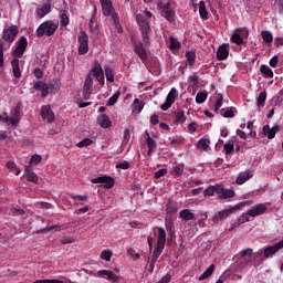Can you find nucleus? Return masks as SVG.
Wrapping results in <instances>:
<instances>
[{"mask_svg":"<svg viewBox=\"0 0 283 283\" xmlns=\"http://www.w3.org/2000/svg\"><path fill=\"white\" fill-rule=\"evenodd\" d=\"M104 72H105L106 81L108 83H114V70H112V67L109 66H105Z\"/></svg>","mask_w":283,"mask_h":283,"instance_id":"nucleus-42","label":"nucleus"},{"mask_svg":"<svg viewBox=\"0 0 283 283\" xmlns=\"http://www.w3.org/2000/svg\"><path fill=\"white\" fill-rule=\"evenodd\" d=\"M217 59H219V61H224L226 59H229V49L227 48V44H222L221 46H219L217 51Z\"/></svg>","mask_w":283,"mask_h":283,"instance_id":"nucleus-26","label":"nucleus"},{"mask_svg":"<svg viewBox=\"0 0 283 283\" xmlns=\"http://www.w3.org/2000/svg\"><path fill=\"white\" fill-rule=\"evenodd\" d=\"M280 129H281L280 125H274L273 127L265 125L263 126V135L266 136L269 140H273V138H275V134H277Z\"/></svg>","mask_w":283,"mask_h":283,"instance_id":"nucleus-18","label":"nucleus"},{"mask_svg":"<svg viewBox=\"0 0 283 283\" xmlns=\"http://www.w3.org/2000/svg\"><path fill=\"white\" fill-rule=\"evenodd\" d=\"M112 21L117 30V32H123V27L120 25V22L118 21V14H113L112 15Z\"/></svg>","mask_w":283,"mask_h":283,"instance_id":"nucleus-50","label":"nucleus"},{"mask_svg":"<svg viewBox=\"0 0 283 283\" xmlns=\"http://www.w3.org/2000/svg\"><path fill=\"white\" fill-rule=\"evenodd\" d=\"M96 277H99L101 280H106L111 283H120V276L116 274L112 270H99L96 272Z\"/></svg>","mask_w":283,"mask_h":283,"instance_id":"nucleus-11","label":"nucleus"},{"mask_svg":"<svg viewBox=\"0 0 283 283\" xmlns=\"http://www.w3.org/2000/svg\"><path fill=\"white\" fill-rule=\"evenodd\" d=\"M217 196H219L221 200H227L229 198H233L235 196V191L231 189H224V186L219 185V189H217Z\"/></svg>","mask_w":283,"mask_h":283,"instance_id":"nucleus-19","label":"nucleus"},{"mask_svg":"<svg viewBox=\"0 0 283 283\" xmlns=\"http://www.w3.org/2000/svg\"><path fill=\"white\" fill-rule=\"evenodd\" d=\"M185 174V164H177L170 168V175L174 176V178H180Z\"/></svg>","mask_w":283,"mask_h":283,"instance_id":"nucleus-23","label":"nucleus"},{"mask_svg":"<svg viewBox=\"0 0 283 283\" xmlns=\"http://www.w3.org/2000/svg\"><path fill=\"white\" fill-rule=\"evenodd\" d=\"M93 140L91 138H84L77 144V147L83 148V147H90L92 145Z\"/></svg>","mask_w":283,"mask_h":283,"instance_id":"nucleus-54","label":"nucleus"},{"mask_svg":"<svg viewBox=\"0 0 283 283\" xmlns=\"http://www.w3.org/2000/svg\"><path fill=\"white\" fill-rule=\"evenodd\" d=\"M21 106L17 105L10 111V116H2V123L17 127L21 123Z\"/></svg>","mask_w":283,"mask_h":283,"instance_id":"nucleus-5","label":"nucleus"},{"mask_svg":"<svg viewBox=\"0 0 283 283\" xmlns=\"http://www.w3.org/2000/svg\"><path fill=\"white\" fill-rule=\"evenodd\" d=\"M17 36H19V27L12 24L3 28L2 40L4 43L11 45L17 40Z\"/></svg>","mask_w":283,"mask_h":283,"instance_id":"nucleus-7","label":"nucleus"},{"mask_svg":"<svg viewBox=\"0 0 283 283\" xmlns=\"http://www.w3.org/2000/svg\"><path fill=\"white\" fill-rule=\"evenodd\" d=\"M179 217L181 218V220H193V218H196V214H193V212H191V210L189 209H184L179 212Z\"/></svg>","mask_w":283,"mask_h":283,"instance_id":"nucleus-33","label":"nucleus"},{"mask_svg":"<svg viewBox=\"0 0 283 283\" xmlns=\"http://www.w3.org/2000/svg\"><path fill=\"white\" fill-rule=\"evenodd\" d=\"M186 61L191 67H193V65H196V51L195 50L186 51Z\"/></svg>","mask_w":283,"mask_h":283,"instance_id":"nucleus-30","label":"nucleus"},{"mask_svg":"<svg viewBox=\"0 0 283 283\" xmlns=\"http://www.w3.org/2000/svg\"><path fill=\"white\" fill-rule=\"evenodd\" d=\"M216 271V265L211 264L200 276L199 282H202V280H207V277H211L213 275V272Z\"/></svg>","mask_w":283,"mask_h":283,"instance_id":"nucleus-31","label":"nucleus"},{"mask_svg":"<svg viewBox=\"0 0 283 283\" xmlns=\"http://www.w3.org/2000/svg\"><path fill=\"white\" fill-rule=\"evenodd\" d=\"M78 54H87L90 52V36L84 31L80 32L77 38Z\"/></svg>","mask_w":283,"mask_h":283,"instance_id":"nucleus-10","label":"nucleus"},{"mask_svg":"<svg viewBox=\"0 0 283 283\" xmlns=\"http://www.w3.org/2000/svg\"><path fill=\"white\" fill-rule=\"evenodd\" d=\"M247 39H249V29L247 28L235 29L231 36V41L232 43H235V45H244Z\"/></svg>","mask_w":283,"mask_h":283,"instance_id":"nucleus-8","label":"nucleus"},{"mask_svg":"<svg viewBox=\"0 0 283 283\" xmlns=\"http://www.w3.org/2000/svg\"><path fill=\"white\" fill-rule=\"evenodd\" d=\"M33 88L36 90V92H41L42 98L48 97V94H50V86L45 84L43 81H38L33 84Z\"/></svg>","mask_w":283,"mask_h":283,"instance_id":"nucleus-20","label":"nucleus"},{"mask_svg":"<svg viewBox=\"0 0 283 283\" xmlns=\"http://www.w3.org/2000/svg\"><path fill=\"white\" fill-rule=\"evenodd\" d=\"M33 74H34L35 78H43V71L41 69H35L33 71Z\"/></svg>","mask_w":283,"mask_h":283,"instance_id":"nucleus-62","label":"nucleus"},{"mask_svg":"<svg viewBox=\"0 0 283 283\" xmlns=\"http://www.w3.org/2000/svg\"><path fill=\"white\" fill-rule=\"evenodd\" d=\"M12 70H13V76L15 78H21V69H19V59H13L11 62Z\"/></svg>","mask_w":283,"mask_h":283,"instance_id":"nucleus-34","label":"nucleus"},{"mask_svg":"<svg viewBox=\"0 0 283 283\" xmlns=\"http://www.w3.org/2000/svg\"><path fill=\"white\" fill-rule=\"evenodd\" d=\"M176 120L180 125H182L187 120V117L185 116V111H179L176 113Z\"/></svg>","mask_w":283,"mask_h":283,"instance_id":"nucleus-49","label":"nucleus"},{"mask_svg":"<svg viewBox=\"0 0 283 283\" xmlns=\"http://www.w3.org/2000/svg\"><path fill=\"white\" fill-rule=\"evenodd\" d=\"M102 11L104 17H112L114 13V7H112V1L102 3Z\"/></svg>","mask_w":283,"mask_h":283,"instance_id":"nucleus-27","label":"nucleus"},{"mask_svg":"<svg viewBox=\"0 0 283 283\" xmlns=\"http://www.w3.org/2000/svg\"><path fill=\"white\" fill-rule=\"evenodd\" d=\"M167 242V232L163 228H157V247L153 252V258H160V253L165 251V243Z\"/></svg>","mask_w":283,"mask_h":283,"instance_id":"nucleus-6","label":"nucleus"},{"mask_svg":"<svg viewBox=\"0 0 283 283\" xmlns=\"http://www.w3.org/2000/svg\"><path fill=\"white\" fill-rule=\"evenodd\" d=\"M75 242L73 237H64L61 239V244H72Z\"/></svg>","mask_w":283,"mask_h":283,"instance_id":"nucleus-56","label":"nucleus"},{"mask_svg":"<svg viewBox=\"0 0 283 283\" xmlns=\"http://www.w3.org/2000/svg\"><path fill=\"white\" fill-rule=\"evenodd\" d=\"M269 209L266 203H258L252 206L247 212L242 214L243 222H249L251 218H258V216H264Z\"/></svg>","mask_w":283,"mask_h":283,"instance_id":"nucleus-4","label":"nucleus"},{"mask_svg":"<svg viewBox=\"0 0 283 283\" xmlns=\"http://www.w3.org/2000/svg\"><path fill=\"white\" fill-rule=\"evenodd\" d=\"M220 185H214V186H210L208 187L205 191H203V196H216V193L218 195V189H219Z\"/></svg>","mask_w":283,"mask_h":283,"instance_id":"nucleus-39","label":"nucleus"},{"mask_svg":"<svg viewBox=\"0 0 283 283\" xmlns=\"http://www.w3.org/2000/svg\"><path fill=\"white\" fill-rule=\"evenodd\" d=\"M94 87V77H92V74H88L85 78L84 86H83V98L87 101L90 96H92Z\"/></svg>","mask_w":283,"mask_h":283,"instance_id":"nucleus-16","label":"nucleus"},{"mask_svg":"<svg viewBox=\"0 0 283 283\" xmlns=\"http://www.w3.org/2000/svg\"><path fill=\"white\" fill-rule=\"evenodd\" d=\"M176 98H178V90L172 87L166 97V102L161 104L160 109H163V112H167V109L176 103Z\"/></svg>","mask_w":283,"mask_h":283,"instance_id":"nucleus-14","label":"nucleus"},{"mask_svg":"<svg viewBox=\"0 0 283 283\" xmlns=\"http://www.w3.org/2000/svg\"><path fill=\"white\" fill-rule=\"evenodd\" d=\"M199 14L203 21L209 19V11H207V3H205V1L199 2Z\"/></svg>","mask_w":283,"mask_h":283,"instance_id":"nucleus-29","label":"nucleus"},{"mask_svg":"<svg viewBox=\"0 0 283 283\" xmlns=\"http://www.w3.org/2000/svg\"><path fill=\"white\" fill-rule=\"evenodd\" d=\"M274 43L276 46L283 45V38H280V36L275 38Z\"/></svg>","mask_w":283,"mask_h":283,"instance_id":"nucleus-64","label":"nucleus"},{"mask_svg":"<svg viewBox=\"0 0 283 283\" xmlns=\"http://www.w3.org/2000/svg\"><path fill=\"white\" fill-rule=\"evenodd\" d=\"M51 11L52 7H50V4H43L35 9L38 19H43L45 15L50 14Z\"/></svg>","mask_w":283,"mask_h":283,"instance_id":"nucleus-22","label":"nucleus"},{"mask_svg":"<svg viewBox=\"0 0 283 283\" xmlns=\"http://www.w3.org/2000/svg\"><path fill=\"white\" fill-rule=\"evenodd\" d=\"M169 48L172 52H178L181 48L180 41L178 39L170 36L169 38Z\"/></svg>","mask_w":283,"mask_h":283,"instance_id":"nucleus-32","label":"nucleus"},{"mask_svg":"<svg viewBox=\"0 0 283 283\" xmlns=\"http://www.w3.org/2000/svg\"><path fill=\"white\" fill-rule=\"evenodd\" d=\"M118 98H120V91H116L113 96H111L106 103L107 107H114L116 103L118 102Z\"/></svg>","mask_w":283,"mask_h":283,"instance_id":"nucleus-36","label":"nucleus"},{"mask_svg":"<svg viewBox=\"0 0 283 283\" xmlns=\"http://www.w3.org/2000/svg\"><path fill=\"white\" fill-rule=\"evenodd\" d=\"M251 170H245L237 177V185H244L251 178Z\"/></svg>","mask_w":283,"mask_h":283,"instance_id":"nucleus-28","label":"nucleus"},{"mask_svg":"<svg viewBox=\"0 0 283 283\" xmlns=\"http://www.w3.org/2000/svg\"><path fill=\"white\" fill-rule=\"evenodd\" d=\"M260 71L266 78H273V70H271V67L266 66L265 64L260 66Z\"/></svg>","mask_w":283,"mask_h":283,"instance_id":"nucleus-38","label":"nucleus"},{"mask_svg":"<svg viewBox=\"0 0 283 283\" xmlns=\"http://www.w3.org/2000/svg\"><path fill=\"white\" fill-rule=\"evenodd\" d=\"M0 67H3V43L0 42Z\"/></svg>","mask_w":283,"mask_h":283,"instance_id":"nucleus-63","label":"nucleus"},{"mask_svg":"<svg viewBox=\"0 0 283 283\" xmlns=\"http://www.w3.org/2000/svg\"><path fill=\"white\" fill-rule=\"evenodd\" d=\"M143 107H145L143 102L138 98H135L133 103V112H137V114H140L143 112Z\"/></svg>","mask_w":283,"mask_h":283,"instance_id":"nucleus-40","label":"nucleus"},{"mask_svg":"<svg viewBox=\"0 0 283 283\" xmlns=\"http://www.w3.org/2000/svg\"><path fill=\"white\" fill-rule=\"evenodd\" d=\"M248 203L249 201H242L233 207L218 211L217 213L213 214L212 222L217 224V222H222V220H227V218H229L231 213H234V211L242 209V207H245V205Z\"/></svg>","mask_w":283,"mask_h":283,"instance_id":"nucleus-3","label":"nucleus"},{"mask_svg":"<svg viewBox=\"0 0 283 283\" xmlns=\"http://www.w3.org/2000/svg\"><path fill=\"white\" fill-rule=\"evenodd\" d=\"M123 138H124V143H129V138H132V135L129 134V129L128 128H126L124 130Z\"/></svg>","mask_w":283,"mask_h":283,"instance_id":"nucleus-61","label":"nucleus"},{"mask_svg":"<svg viewBox=\"0 0 283 283\" xmlns=\"http://www.w3.org/2000/svg\"><path fill=\"white\" fill-rule=\"evenodd\" d=\"M6 167L9 169V171H11V174H14V176H19L21 174V170L14 161H8Z\"/></svg>","mask_w":283,"mask_h":283,"instance_id":"nucleus-35","label":"nucleus"},{"mask_svg":"<svg viewBox=\"0 0 283 283\" xmlns=\"http://www.w3.org/2000/svg\"><path fill=\"white\" fill-rule=\"evenodd\" d=\"M280 62V59L277 57V55H274L271 60H270V65L271 67H277V63Z\"/></svg>","mask_w":283,"mask_h":283,"instance_id":"nucleus-60","label":"nucleus"},{"mask_svg":"<svg viewBox=\"0 0 283 283\" xmlns=\"http://www.w3.org/2000/svg\"><path fill=\"white\" fill-rule=\"evenodd\" d=\"M91 182H93V185H102L105 189H112L114 187V178L107 176L93 178Z\"/></svg>","mask_w":283,"mask_h":283,"instance_id":"nucleus-15","label":"nucleus"},{"mask_svg":"<svg viewBox=\"0 0 283 283\" xmlns=\"http://www.w3.org/2000/svg\"><path fill=\"white\" fill-rule=\"evenodd\" d=\"M261 36L264 43H273V33H271L270 31H262Z\"/></svg>","mask_w":283,"mask_h":283,"instance_id":"nucleus-44","label":"nucleus"},{"mask_svg":"<svg viewBox=\"0 0 283 283\" xmlns=\"http://www.w3.org/2000/svg\"><path fill=\"white\" fill-rule=\"evenodd\" d=\"M208 96H209V93H207V91L197 93L196 103L198 105H202V103H205V101H207Z\"/></svg>","mask_w":283,"mask_h":283,"instance_id":"nucleus-37","label":"nucleus"},{"mask_svg":"<svg viewBox=\"0 0 283 283\" xmlns=\"http://www.w3.org/2000/svg\"><path fill=\"white\" fill-rule=\"evenodd\" d=\"M234 147H235V144L233 143V140H229L227 144L223 145V149L227 156L233 153Z\"/></svg>","mask_w":283,"mask_h":283,"instance_id":"nucleus-47","label":"nucleus"},{"mask_svg":"<svg viewBox=\"0 0 283 283\" xmlns=\"http://www.w3.org/2000/svg\"><path fill=\"white\" fill-rule=\"evenodd\" d=\"M27 180H29V182H38L39 177L36 176V174L29 171L28 169L25 170L24 174Z\"/></svg>","mask_w":283,"mask_h":283,"instance_id":"nucleus-48","label":"nucleus"},{"mask_svg":"<svg viewBox=\"0 0 283 283\" xmlns=\"http://www.w3.org/2000/svg\"><path fill=\"white\" fill-rule=\"evenodd\" d=\"M129 161H122L119 164L116 165L117 169H129Z\"/></svg>","mask_w":283,"mask_h":283,"instance_id":"nucleus-59","label":"nucleus"},{"mask_svg":"<svg viewBox=\"0 0 283 283\" xmlns=\"http://www.w3.org/2000/svg\"><path fill=\"white\" fill-rule=\"evenodd\" d=\"M151 17H154V14L150 11H145L143 14L139 13L136 15V21L140 28L145 45H149V32H151L149 20Z\"/></svg>","mask_w":283,"mask_h":283,"instance_id":"nucleus-1","label":"nucleus"},{"mask_svg":"<svg viewBox=\"0 0 283 283\" xmlns=\"http://www.w3.org/2000/svg\"><path fill=\"white\" fill-rule=\"evenodd\" d=\"M178 212V203L176 201H169L167 203L166 213H177Z\"/></svg>","mask_w":283,"mask_h":283,"instance_id":"nucleus-41","label":"nucleus"},{"mask_svg":"<svg viewBox=\"0 0 283 283\" xmlns=\"http://www.w3.org/2000/svg\"><path fill=\"white\" fill-rule=\"evenodd\" d=\"M61 28H67L70 25V18L67 17L66 13L61 14Z\"/></svg>","mask_w":283,"mask_h":283,"instance_id":"nucleus-52","label":"nucleus"},{"mask_svg":"<svg viewBox=\"0 0 283 283\" xmlns=\"http://www.w3.org/2000/svg\"><path fill=\"white\" fill-rule=\"evenodd\" d=\"M112 250H103L101 253V260H104L105 262H112Z\"/></svg>","mask_w":283,"mask_h":283,"instance_id":"nucleus-46","label":"nucleus"},{"mask_svg":"<svg viewBox=\"0 0 283 283\" xmlns=\"http://www.w3.org/2000/svg\"><path fill=\"white\" fill-rule=\"evenodd\" d=\"M41 117L44 123H54L55 115L50 105H43L41 107Z\"/></svg>","mask_w":283,"mask_h":283,"instance_id":"nucleus-17","label":"nucleus"},{"mask_svg":"<svg viewBox=\"0 0 283 283\" xmlns=\"http://www.w3.org/2000/svg\"><path fill=\"white\" fill-rule=\"evenodd\" d=\"M222 101H224V97H222V95H218L214 104V112H220V107H222Z\"/></svg>","mask_w":283,"mask_h":283,"instance_id":"nucleus-53","label":"nucleus"},{"mask_svg":"<svg viewBox=\"0 0 283 283\" xmlns=\"http://www.w3.org/2000/svg\"><path fill=\"white\" fill-rule=\"evenodd\" d=\"M134 52L137 54V56L140 59V61L145 62L147 61V50L143 45V43L137 42L134 46Z\"/></svg>","mask_w":283,"mask_h":283,"instance_id":"nucleus-21","label":"nucleus"},{"mask_svg":"<svg viewBox=\"0 0 283 283\" xmlns=\"http://www.w3.org/2000/svg\"><path fill=\"white\" fill-rule=\"evenodd\" d=\"M41 160H42V157L40 155H33L30 159V165H39Z\"/></svg>","mask_w":283,"mask_h":283,"instance_id":"nucleus-55","label":"nucleus"},{"mask_svg":"<svg viewBox=\"0 0 283 283\" xmlns=\"http://www.w3.org/2000/svg\"><path fill=\"white\" fill-rule=\"evenodd\" d=\"M27 49H28V38L21 36L15 43V49L13 50V56L21 59V56L25 54Z\"/></svg>","mask_w":283,"mask_h":283,"instance_id":"nucleus-13","label":"nucleus"},{"mask_svg":"<svg viewBox=\"0 0 283 283\" xmlns=\"http://www.w3.org/2000/svg\"><path fill=\"white\" fill-rule=\"evenodd\" d=\"M159 10L161 17L169 21V23H174V21H176V11L171 9V2L159 3Z\"/></svg>","mask_w":283,"mask_h":283,"instance_id":"nucleus-9","label":"nucleus"},{"mask_svg":"<svg viewBox=\"0 0 283 283\" xmlns=\"http://www.w3.org/2000/svg\"><path fill=\"white\" fill-rule=\"evenodd\" d=\"M88 74L96 78V81L99 82L101 85H105V73H103V65H101L98 61L94 62V65Z\"/></svg>","mask_w":283,"mask_h":283,"instance_id":"nucleus-12","label":"nucleus"},{"mask_svg":"<svg viewBox=\"0 0 283 283\" xmlns=\"http://www.w3.org/2000/svg\"><path fill=\"white\" fill-rule=\"evenodd\" d=\"M266 101V91H263L260 93L258 101H256V105H259V107H262V105H264V102Z\"/></svg>","mask_w":283,"mask_h":283,"instance_id":"nucleus-51","label":"nucleus"},{"mask_svg":"<svg viewBox=\"0 0 283 283\" xmlns=\"http://www.w3.org/2000/svg\"><path fill=\"white\" fill-rule=\"evenodd\" d=\"M97 123L99 126L103 127V129H107V128L112 127V120L105 114H102L97 117Z\"/></svg>","mask_w":283,"mask_h":283,"instance_id":"nucleus-25","label":"nucleus"},{"mask_svg":"<svg viewBox=\"0 0 283 283\" xmlns=\"http://www.w3.org/2000/svg\"><path fill=\"white\" fill-rule=\"evenodd\" d=\"M57 30L59 21L46 20L38 27L35 36H38V39H41L42 36H54Z\"/></svg>","mask_w":283,"mask_h":283,"instance_id":"nucleus-2","label":"nucleus"},{"mask_svg":"<svg viewBox=\"0 0 283 283\" xmlns=\"http://www.w3.org/2000/svg\"><path fill=\"white\" fill-rule=\"evenodd\" d=\"M209 145H211V142L207 138H201L198 142V148L202 149L203 151H207V149H209Z\"/></svg>","mask_w":283,"mask_h":283,"instance_id":"nucleus-43","label":"nucleus"},{"mask_svg":"<svg viewBox=\"0 0 283 283\" xmlns=\"http://www.w3.org/2000/svg\"><path fill=\"white\" fill-rule=\"evenodd\" d=\"M247 255H253V249L248 248V249L240 252L241 258H247Z\"/></svg>","mask_w":283,"mask_h":283,"instance_id":"nucleus-58","label":"nucleus"},{"mask_svg":"<svg viewBox=\"0 0 283 283\" xmlns=\"http://www.w3.org/2000/svg\"><path fill=\"white\" fill-rule=\"evenodd\" d=\"M51 87V94H56V92H59V90H61V81L59 80H53L50 84Z\"/></svg>","mask_w":283,"mask_h":283,"instance_id":"nucleus-45","label":"nucleus"},{"mask_svg":"<svg viewBox=\"0 0 283 283\" xmlns=\"http://www.w3.org/2000/svg\"><path fill=\"white\" fill-rule=\"evenodd\" d=\"M146 145L148 147V156L151 157V154L156 151L158 144H156V140L149 136V133H147Z\"/></svg>","mask_w":283,"mask_h":283,"instance_id":"nucleus-24","label":"nucleus"},{"mask_svg":"<svg viewBox=\"0 0 283 283\" xmlns=\"http://www.w3.org/2000/svg\"><path fill=\"white\" fill-rule=\"evenodd\" d=\"M163 176H167V169L166 168L159 169L158 171L155 172V178L156 179L163 178Z\"/></svg>","mask_w":283,"mask_h":283,"instance_id":"nucleus-57","label":"nucleus"}]
</instances>
